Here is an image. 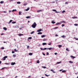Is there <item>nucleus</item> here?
I'll return each instance as SVG.
<instances>
[{
    "label": "nucleus",
    "mask_w": 78,
    "mask_h": 78,
    "mask_svg": "<svg viewBox=\"0 0 78 78\" xmlns=\"http://www.w3.org/2000/svg\"><path fill=\"white\" fill-rule=\"evenodd\" d=\"M64 26H65V25H64V24H62V27H64Z\"/></svg>",
    "instance_id": "nucleus-46"
},
{
    "label": "nucleus",
    "mask_w": 78,
    "mask_h": 78,
    "mask_svg": "<svg viewBox=\"0 0 78 78\" xmlns=\"http://www.w3.org/2000/svg\"><path fill=\"white\" fill-rule=\"evenodd\" d=\"M16 28H18V25H16L15 26Z\"/></svg>",
    "instance_id": "nucleus-50"
},
{
    "label": "nucleus",
    "mask_w": 78,
    "mask_h": 78,
    "mask_svg": "<svg viewBox=\"0 0 78 78\" xmlns=\"http://www.w3.org/2000/svg\"><path fill=\"white\" fill-rule=\"evenodd\" d=\"M61 63V62H57V63H56V64H60Z\"/></svg>",
    "instance_id": "nucleus-17"
},
{
    "label": "nucleus",
    "mask_w": 78,
    "mask_h": 78,
    "mask_svg": "<svg viewBox=\"0 0 78 78\" xmlns=\"http://www.w3.org/2000/svg\"><path fill=\"white\" fill-rule=\"evenodd\" d=\"M4 3V2L3 1H1L0 2V3H1V4H3V3Z\"/></svg>",
    "instance_id": "nucleus-19"
},
{
    "label": "nucleus",
    "mask_w": 78,
    "mask_h": 78,
    "mask_svg": "<svg viewBox=\"0 0 78 78\" xmlns=\"http://www.w3.org/2000/svg\"><path fill=\"white\" fill-rule=\"evenodd\" d=\"M22 12H19V15H22Z\"/></svg>",
    "instance_id": "nucleus-22"
},
{
    "label": "nucleus",
    "mask_w": 78,
    "mask_h": 78,
    "mask_svg": "<svg viewBox=\"0 0 78 78\" xmlns=\"http://www.w3.org/2000/svg\"><path fill=\"white\" fill-rule=\"evenodd\" d=\"M16 3H17V4H20V3H21V2H16Z\"/></svg>",
    "instance_id": "nucleus-18"
},
{
    "label": "nucleus",
    "mask_w": 78,
    "mask_h": 78,
    "mask_svg": "<svg viewBox=\"0 0 78 78\" xmlns=\"http://www.w3.org/2000/svg\"><path fill=\"white\" fill-rule=\"evenodd\" d=\"M45 75L46 76H50V75H47V74H45Z\"/></svg>",
    "instance_id": "nucleus-34"
},
{
    "label": "nucleus",
    "mask_w": 78,
    "mask_h": 78,
    "mask_svg": "<svg viewBox=\"0 0 78 78\" xmlns=\"http://www.w3.org/2000/svg\"><path fill=\"white\" fill-rule=\"evenodd\" d=\"M16 23V22H12V24H14V23Z\"/></svg>",
    "instance_id": "nucleus-30"
},
{
    "label": "nucleus",
    "mask_w": 78,
    "mask_h": 78,
    "mask_svg": "<svg viewBox=\"0 0 78 78\" xmlns=\"http://www.w3.org/2000/svg\"><path fill=\"white\" fill-rule=\"evenodd\" d=\"M51 72H53V73H55V71L53 70V69H51Z\"/></svg>",
    "instance_id": "nucleus-9"
},
{
    "label": "nucleus",
    "mask_w": 78,
    "mask_h": 78,
    "mask_svg": "<svg viewBox=\"0 0 78 78\" xmlns=\"http://www.w3.org/2000/svg\"><path fill=\"white\" fill-rule=\"evenodd\" d=\"M62 37H66V36L64 35H63V36H61Z\"/></svg>",
    "instance_id": "nucleus-33"
},
{
    "label": "nucleus",
    "mask_w": 78,
    "mask_h": 78,
    "mask_svg": "<svg viewBox=\"0 0 78 78\" xmlns=\"http://www.w3.org/2000/svg\"><path fill=\"white\" fill-rule=\"evenodd\" d=\"M56 13H60V12H58L56 10V11L55 12Z\"/></svg>",
    "instance_id": "nucleus-41"
},
{
    "label": "nucleus",
    "mask_w": 78,
    "mask_h": 78,
    "mask_svg": "<svg viewBox=\"0 0 78 78\" xmlns=\"http://www.w3.org/2000/svg\"><path fill=\"white\" fill-rule=\"evenodd\" d=\"M53 11H54L55 12H56V9H52Z\"/></svg>",
    "instance_id": "nucleus-43"
},
{
    "label": "nucleus",
    "mask_w": 78,
    "mask_h": 78,
    "mask_svg": "<svg viewBox=\"0 0 78 78\" xmlns=\"http://www.w3.org/2000/svg\"><path fill=\"white\" fill-rule=\"evenodd\" d=\"M57 28H58V27H55L54 28H53V30H56V29Z\"/></svg>",
    "instance_id": "nucleus-25"
},
{
    "label": "nucleus",
    "mask_w": 78,
    "mask_h": 78,
    "mask_svg": "<svg viewBox=\"0 0 78 78\" xmlns=\"http://www.w3.org/2000/svg\"><path fill=\"white\" fill-rule=\"evenodd\" d=\"M30 9V8L28 7V8L27 9L25 10V11H28V10Z\"/></svg>",
    "instance_id": "nucleus-7"
},
{
    "label": "nucleus",
    "mask_w": 78,
    "mask_h": 78,
    "mask_svg": "<svg viewBox=\"0 0 78 78\" xmlns=\"http://www.w3.org/2000/svg\"><path fill=\"white\" fill-rule=\"evenodd\" d=\"M51 44V43L50 42V43H48V45H50Z\"/></svg>",
    "instance_id": "nucleus-42"
},
{
    "label": "nucleus",
    "mask_w": 78,
    "mask_h": 78,
    "mask_svg": "<svg viewBox=\"0 0 78 78\" xmlns=\"http://www.w3.org/2000/svg\"><path fill=\"white\" fill-rule=\"evenodd\" d=\"M63 69H60L59 70V72H61V71H62V70Z\"/></svg>",
    "instance_id": "nucleus-60"
},
{
    "label": "nucleus",
    "mask_w": 78,
    "mask_h": 78,
    "mask_svg": "<svg viewBox=\"0 0 78 78\" xmlns=\"http://www.w3.org/2000/svg\"><path fill=\"white\" fill-rule=\"evenodd\" d=\"M74 26H78V24H74Z\"/></svg>",
    "instance_id": "nucleus-44"
},
{
    "label": "nucleus",
    "mask_w": 78,
    "mask_h": 78,
    "mask_svg": "<svg viewBox=\"0 0 78 78\" xmlns=\"http://www.w3.org/2000/svg\"><path fill=\"white\" fill-rule=\"evenodd\" d=\"M55 25H59V23H56V24H55Z\"/></svg>",
    "instance_id": "nucleus-49"
},
{
    "label": "nucleus",
    "mask_w": 78,
    "mask_h": 78,
    "mask_svg": "<svg viewBox=\"0 0 78 78\" xmlns=\"http://www.w3.org/2000/svg\"><path fill=\"white\" fill-rule=\"evenodd\" d=\"M73 56H72V55H71V56H70V57H71V58H73Z\"/></svg>",
    "instance_id": "nucleus-59"
},
{
    "label": "nucleus",
    "mask_w": 78,
    "mask_h": 78,
    "mask_svg": "<svg viewBox=\"0 0 78 78\" xmlns=\"http://www.w3.org/2000/svg\"><path fill=\"white\" fill-rule=\"evenodd\" d=\"M34 33V31H32L31 33H30V34H33Z\"/></svg>",
    "instance_id": "nucleus-31"
},
{
    "label": "nucleus",
    "mask_w": 78,
    "mask_h": 78,
    "mask_svg": "<svg viewBox=\"0 0 78 78\" xmlns=\"http://www.w3.org/2000/svg\"><path fill=\"white\" fill-rule=\"evenodd\" d=\"M69 62L70 63V64H72V63H73V62L72 61H69Z\"/></svg>",
    "instance_id": "nucleus-21"
},
{
    "label": "nucleus",
    "mask_w": 78,
    "mask_h": 78,
    "mask_svg": "<svg viewBox=\"0 0 78 78\" xmlns=\"http://www.w3.org/2000/svg\"><path fill=\"white\" fill-rule=\"evenodd\" d=\"M29 55H30V56H32V55H33V53H29Z\"/></svg>",
    "instance_id": "nucleus-14"
},
{
    "label": "nucleus",
    "mask_w": 78,
    "mask_h": 78,
    "mask_svg": "<svg viewBox=\"0 0 78 78\" xmlns=\"http://www.w3.org/2000/svg\"><path fill=\"white\" fill-rule=\"evenodd\" d=\"M38 47H40V46H41V44H39V45H38Z\"/></svg>",
    "instance_id": "nucleus-63"
},
{
    "label": "nucleus",
    "mask_w": 78,
    "mask_h": 78,
    "mask_svg": "<svg viewBox=\"0 0 78 78\" xmlns=\"http://www.w3.org/2000/svg\"><path fill=\"white\" fill-rule=\"evenodd\" d=\"M45 36H46L45 35H43L41 36V37L42 38H43V37H45Z\"/></svg>",
    "instance_id": "nucleus-15"
},
{
    "label": "nucleus",
    "mask_w": 78,
    "mask_h": 78,
    "mask_svg": "<svg viewBox=\"0 0 78 78\" xmlns=\"http://www.w3.org/2000/svg\"><path fill=\"white\" fill-rule=\"evenodd\" d=\"M32 39V37H29L28 38V39H30H30Z\"/></svg>",
    "instance_id": "nucleus-28"
},
{
    "label": "nucleus",
    "mask_w": 78,
    "mask_h": 78,
    "mask_svg": "<svg viewBox=\"0 0 78 78\" xmlns=\"http://www.w3.org/2000/svg\"><path fill=\"white\" fill-rule=\"evenodd\" d=\"M47 43H42L43 45H46Z\"/></svg>",
    "instance_id": "nucleus-12"
},
{
    "label": "nucleus",
    "mask_w": 78,
    "mask_h": 78,
    "mask_svg": "<svg viewBox=\"0 0 78 78\" xmlns=\"http://www.w3.org/2000/svg\"><path fill=\"white\" fill-rule=\"evenodd\" d=\"M44 50H48V48H45Z\"/></svg>",
    "instance_id": "nucleus-35"
},
{
    "label": "nucleus",
    "mask_w": 78,
    "mask_h": 78,
    "mask_svg": "<svg viewBox=\"0 0 78 78\" xmlns=\"http://www.w3.org/2000/svg\"><path fill=\"white\" fill-rule=\"evenodd\" d=\"M12 53H15V52H14V51H12Z\"/></svg>",
    "instance_id": "nucleus-53"
},
{
    "label": "nucleus",
    "mask_w": 78,
    "mask_h": 78,
    "mask_svg": "<svg viewBox=\"0 0 78 78\" xmlns=\"http://www.w3.org/2000/svg\"><path fill=\"white\" fill-rule=\"evenodd\" d=\"M43 55H44V56H45V54L44 53H43Z\"/></svg>",
    "instance_id": "nucleus-62"
},
{
    "label": "nucleus",
    "mask_w": 78,
    "mask_h": 78,
    "mask_svg": "<svg viewBox=\"0 0 78 78\" xmlns=\"http://www.w3.org/2000/svg\"><path fill=\"white\" fill-rule=\"evenodd\" d=\"M5 64H6V65H9V63H5Z\"/></svg>",
    "instance_id": "nucleus-47"
},
{
    "label": "nucleus",
    "mask_w": 78,
    "mask_h": 78,
    "mask_svg": "<svg viewBox=\"0 0 78 78\" xmlns=\"http://www.w3.org/2000/svg\"><path fill=\"white\" fill-rule=\"evenodd\" d=\"M39 63H40V62H39V60H37V64H39Z\"/></svg>",
    "instance_id": "nucleus-29"
},
{
    "label": "nucleus",
    "mask_w": 78,
    "mask_h": 78,
    "mask_svg": "<svg viewBox=\"0 0 78 78\" xmlns=\"http://www.w3.org/2000/svg\"><path fill=\"white\" fill-rule=\"evenodd\" d=\"M18 35L19 36H23V34H18Z\"/></svg>",
    "instance_id": "nucleus-3"
},
{
    "label": "nucleus",
    "mask_w": 78,
    "mask_h": 78,
    "mask_svg": "<svg viewBox=\"0 0 78 78\" xmlns=\"http://www.w3.org/2000/svg\"><path fill=\"white\" fill-rule=\"evenodd\" d=\"M58 47L59 48H61V47H62V45H59L58 46Z\"/></svg>",
    "instance_id": "nucleus-13"
},
{
    "label": "nucleus",
    "mask_w": 78,
    "mask_h": 78,
    "mask_svg": "<svg viewBox=\"0 0 78 78\" xmlns=\"http://www.w3.org/2000/svg\"><path fill=\"white\" fill-rule=\"evenodd\" d=\"M3 29L5 30V31H6V30H7V28L5 27H3Z\"/></svg>",
    "instance_id": "nucleus-6"
},
{
    "label": "nucleus",
    "mask_w": 78,
    "mask_h": 78,
    "mask_svg": "<svg viewBox=\"0 0 78 78\" xmlns=\"http://www.w3.org/2000/svg\"><path fill=\"white\" fill-rule=\"evenodd\" d=\"M76 41H78V38H76Z\"/></svg>",
    "instance_id": "nucleus-64"
},
{
    "label": "nucleus",
    "mask_w": 78,
    "mask_h": 78,
    "mask_svg": "<svg viewBox=\"0 0 78 78\" xmlns=\"http://www.w3.org/2000/svg\"><path fill=\"white\" fill-rule=\"evenodd\" d=\"M30 17H31L29 16L26 17V18H27V19L30 18Z\"/></svg>",
    "instance_id": "nucleus-20"
},
{
    "label": "nucleus",
    "mask_w": 78,
    "mask_h": 78,
    "mask_svg": "<svg viewBox=\"0 0 78 78\" xmlns=\"http://www.w3.org/2000/svg\"><path fill=\"white\" fill-rule=\"evenodd\" d=\"M72 19H77V17H72Z\"/></svg>",
    "instance_id": "nucleus-26"
},
{
    "label": "nucleus",
    "mask_w": 78,
    "mask_h": 78,
    "mask_svg": "<svg viewBox=\"0 0 78 78\" xmlns=\"http://www.w3.org/2000/svg\"><path fill=\"white\" fill-rule=\"evenodd\" d=\"M42 31V29H39L38 30H37V32H40Z\"/></svg>",
    "instance_id": "nucleus-5"
},
{
    "label": "nucleus",
    "mask_w": 78,
    "mask_h": 78,
    "mask_svg": "<svg viewBox=\"0 0 78 78\" xmlns=\"http://www.w3.org/2000/svg\"><path fill=\"white\" fill-rule=\"evenodd\" d=\"M37 25V24H36V22H34V23L31 26V27H33V28H35Z\"/></svg>",
    "instance_id": "nucleus-1"
},
{
    "label": "nucleus",
    "mask_w": 78,
    "mask_h": 78,
    "mask_svg": "<svg viewBox=\"0 0 78 78\" xmlns=\"http://www.w3.org/2000/svg\"><path fill=\"white\" fill-rule=\"evenodd\" d=\"M55 55H57V53H55Z\"/></svg>",
    "instance_id": "nucleus-61"
},
{
    "label": "nucleus",
    "mask_w": 78,
    "mask_h": 78,
    "mask_svg": "<svg viewBox=\"0 0 78 78\" xmlns=\"http://www.w3.org/2000/svg\"><path fill=\"white\" fill-rule=\"evenodd\" d=\"M66 72V70H63L62 71V73H64V72Z\"/></svg>",
    "instance_id": "nucleus-39"
},
{
    "label": "nucleus",
    "mask_w": 78,
    "mask_h": 78,
    "mask_svg": "<svg viewBox=\"0 0 78 78\" xmlns=\"http://www.w3.org/2000/svg\"><path fill=\"white\" fill-rule=\"evenodd\" d=\"M26 5H27V3H25L23 4L24 6H26Z\"/></svg>",
    "instance_id": "nucleus-27"
},
{
    "label": "nucleus",
    "mask_w": 78,
    "mask_h": 78,
    "mask_svg": "<svg viewBox=\"0 0 78 78\" xmlns=\"http://www.w3.org/2000/svg\"><path fill=\"white\" fill-rule=\"evenodd\" d=\"M8 58V56H7L4 57L2 59L3 60L5 61V60H6V58Z\"/></svg>",
    "instance_id": "nucleus-2"
},
{
    "label": "nucleus",
    "mask_w": 78,
    "mask_h": 78,
    "mask_svg": "<svg viewBox=\"0 0 78 78\" xmlns=\"http://www.w3.org/2000/svg\"><path fill=\"white\" fill-rule=\"evenodd\" d=\"M42 68L43 69H46V67L45 66H42Z\"/></svg>",
    "instance_id": "nucleus-45"
},
{
    "label": "nucleus",
    "mask_w": 78,
    "mask_h": 78,
    "mask_svg": "<svg viewBox=\"0 0 78 78\" xmlns=\"http://www.w3.org/2000/svg\"><path fill=\"white\" fill-rule=\"evenodd\" d=\"M13 57H16V56L15 55H13Z\"/></svg>",
    "instance_id": "nucleus-57"
},
{
    "label": "nucleus",
    "mask_w": 78,
    "mask_h": 78,
    "mask_svg": "<svg viewBox=\"0 0 78 78\" xmlns=\"http://www.w3.org/2000/svg\"><path fill=\"white\" fill-rule=\"evenodd\" d=\"M76 57H73V59H74V58H75Z\"/></svg>",
    "instance_id": "nucleus-58"
},
{
    "label": "nucleus",
    "mask_w": 78,
    "mask_h": 78,
    "mask_svg": "<svg viewBox=\"0 0 78 78\" xmlns=\"http://www.w3.org/2000/svg\"><path fill=\"white\" fill-rule=\"evenodd\" d=\"M17 11V10L16 9H13L12 10V12H14V11Z\"/></svg>",
    "instance_id": "nucleus-36"
},
{
    "label": "nucleus",
    "mask_w": 78,
    "mask_h": 78,
    "mask_svg": "<svg viewBox=\"0 0 78 78\" xmlns=\"http://www.w3.org/2000/svg\"><path fill=\"white\" fill-rule=\"evenodd\" d=\"M62 21L61 22H60L59 23V25H61V24H62Z\"/></svg>",
    "instance_id": "nucleus-40"
},
{
    "label": "nucleus",
    "mask_w": 78,
    "mask_h": 78,
    "mask_svg": "<svg viewBox=\"0 0 78 78\" xmlns=\"http://www.w3.org/2000/svg\"><path fill=\"white\" fill-rule=\"evenodd\" d=\"M68 3H68L67 2H65V5H66V4H68Z\"/></svg>",
    "instance_id": "nucleus-48"
},
{
    "label": "nucleus",
    "mask_w": 78,
    "mask_h": 78,
    "mask_svg": "<svg viewBox=\"0 0 78 78\" xmlns=\"http://www.w3.org/2000/svg\"><path fill=\"white\" fill-rule=\"evenodd\" d=\"M5 68H6V67H4V68H2L1 69V70H3V69H5Z\"/></svg>",
    "instance_id": "nucleus-52"
},
{
    "label": "nucleus",
    "mask_w": 78,
    "mask_h": 78,
    "mask_svg": "<svg viewBox=\"0 0 78 78\" xmlns=\"http://www.w3.org/2000/svg\"><path fill=\"white\" fill-rule=\"evenodd\" d=\"M46 54L47 55H49L48 52H47Z\"/></svg>",
    "instance_id": "nucleus-54"
},
{
    "label": "nucleus",
    "mask_w": 78,
    "mask_h": 78,
    "mask_svg": "<svg viewBox=\"0 0 78 78\" xmlns=\"http://www.w3.org/2000/svg\"><path fill=\"white\" fill-rule=\"evenodd\" d=\"M66 51H70V50L69 49V48H66Z\"/></svg>",
    "instance_id": "nucleus-23"
},
{
    "label": "nucleus",
    "mask_w": 78,
    "mask_h": 78,
    "mask_svg": "<svg viewBox=\"0 0 78 78\" xmlns=\"http://www.w3.org/2000/svg\"><path fill=\"white\" fill-rule=\"evenodd\" d=\"M40 49L41 50H45V48H40Z\"/></svg>",
    "instance_id": "nucleus-32"
},
{
    "label": "nucleus",
    "mask_w": 78,
    "mask_h": 78,
    "mask_svg": "<svg viewBox=\"0 0 78 78\" xmlns=\"http://www.w3.org/2000/svg\"><path fill=\"white\" fill-rule=\"evenodd\" d=\"M51 23H52L54 24V23H55V22L54 21V20H53L51 21Z\"/></svg>",
    "instance_id": "nucleus-10"
},
{
    "label": "nucleus",
    "mask_w": 78,
    "mask_h": 78,
    "mask_svg": "<svg viewBox=\"0 0 78 78\" xmlns=\"http://www.w3.org/2000/svg\"><path fill=\"white\" fill-rule=\"evenodd\" d=\"M4 48H5L4 47H2L1 48L2 50H3L4 49Z\"/></svg>",
    "instance_id": "nucleus-51"
},
{
    "label": "nucleus",
    "mask_w": 78,
    "mask_h": 78,
    "mask_svg": "<svg viewBox=\"0 0 78 78\" xmlns=\"http://www.w3.org/2000/svg\"><path fill=\"white\" fill-rule=\"evenodd\" d=\"M15 64H16V63L12 62L11 63V65H12V66H14V65H15Z\"/></svg>",
    "instance_id": "nucleus-4"
},
{
    "label": "nucleus",
    "mask_w": 78,
    "mask_h": 78,
    "mask_svg": "<svg viewBox=\"0 0 78 78\" xmlns=\"http://www.w3.org/2000/svg\"><path fill=\"white\" fill-rule=\"evenodd\" d=\"M3 12H4V13H6L7 12H6V11H4Z\"/></svg>",
    "instance_id": "nucleus-56"
},
{
    "label": "nucleus",
    "mask_w": 78,
    "mask_h": 78,
    "mask_svg": "<svg viewBox=\"0 0 78 78\" xmlns=\"http://www.w3.org/2000/svg\"><path fill=\"white\" fill-rule=\"evenodd\" d=\"M12 22V20H10L9 22L8 23L9 24H10V23Z\"/></svg>",
    "instance_id": "nucleus-8"
},
{
    "label": "nucleus",
    "mask_w": 78,
    "mask_h": 78,
    "mask_svg": "<svg viewBox=\"0 0 78 78\" xmlns=\"http://www.w3.org/2000/svg\"><path fill=\"white\" fill-rule=\"evenodd\" d=\"M66 12L65 10H63L62 12V13H64Z\"/></svg>",
    "instance_id": "nucleus-37"
},
{
    "label": "nucleus",
    "mask_w": 78,
    "mask_h": 78,
    "mask_svg": "<svg viewBox=\"0 0 78 78\" xmlns=\"http://www.w3.org/2000/svg\"><path fill=\"white\" fill-rule=\"evenodd\" d=\"M14 50L15 51L17 52V51H18V50H16V49H14Z\"/></svg>",
    "instance_id": "nucleus-38"
},
{
    "label": "nucleus",
    "mask_w": 78,
    "mask_h": 78,
    "mask_svg": "<svg viewBox=\"0 0 78 78\" xmlns=\"http://www.w3.org/2000/svg\"><path fill=\"white\" fill-rule=\"evenodd\" d=\"M41 11H42V10H37V12H41Z\"/></svg>",
    "instance_id": "nucleus-11"
},
{
    "label": "nucleus",
    "mask_w": 78,
    "mask_h": 78,
    "mask_svg": "<svg viewBox=\"0 0 78 78\" xmlns=\"http://www.w3.org/2000/svg\"><path fill=\"white\" fill-rule=\"evenodd\" d=\"M52 49H53V48H48V50H51Z\"/></svg>",
    "instance_id": "nucleus-24"
},
{
    "label": "nucleus",
    "mask_w": 78,
    "mask_h": 78,
    "mask_svg": "<svg viewBox=\"0 0 78 78\" xmlns=\"http://www.w3.org/2000/svg\"><path fill=\"white\" fill-rule=\"evenodd\" d=\"M62 23H66V22L64 21H62Z\"/></svg>",
    "instance_id": "nucleus-55"
},
{
    "label": "nucleus",
    "mask_w": 78,
    "mask_h": 78,
    "mask_svg": "<svg viewBox=\"0 0 78 78\" xmlns=\"http://www.w3.org/2000/svg\"><path fill=\"white\" fill-rule=\"evenodd\" d=\"M38 34H42V32H39L37 33Z\"/></svg>",
    "instance_id": "nucleus-16"
}]
</instances>
